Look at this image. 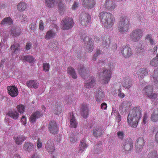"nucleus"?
I'll return each instance as SVG.
<instances>
[{"label":"nucleus","instance_id":"nucleus-12","mask_svg":"<svg viewBox=\"0 0 158 158\" xmlns=\"http://www.w3.org/2000/svg\"><path fill=\"white\" fill-rule=\"evenodd\" d=\"M133 145L132 140L131 138H127L125 140L123 148L125 150L129 151L133 148Z\"/></svg>","mask_w":158,"mask_h":158},{"label":"nucleus","instance_id":"nucleus-46","mask_svg":"<svg viewBox=\"0 0 158 158\" xmlns=\"http://www.w3.org/2000/svg\"><path fill=\"white\" fill-rule=\"evenodd\" d=\"M16 108L18 111L20 113H23L25 111V106L22 104L18 105Z\"/></svg>","mask_w":158,"mask_h":158},{"label":"nucleus","instance_id":"nucleus-14","mask_svg":"<svg viewBox=\"0 0 158 158\" xmlns=\"http://www.w3.org/2000/svg\"><path fill=\"white\" fill-rule=\"evenodd\" d=\"M48 129L50 133L54 134H56L58 131V126L54 121L49 123Z\"/></svg>","mask_w":158,"mask_h":158},{"label":"nucleus","instance_id":"nucleus-60","mask_svg":"<svg viewBox=\"0 0 158 158\" xmlns=\"http://www.w3.org/2000/svg\"><path fill=\"white\" fill-rule=\"evenodd\" d=\"M42 143L39 138L38 139L37 146L38 148H40L42 147Z\"/></svg>","mask_w":158,"mask_h":158},{"label":"nucleus","instance_id":"nucleus-31","mask_svg":"<svg viewBox=\"0 0 158 158\" xmlns=\"http://www.w3.org/2000/svg\"><path fill=\"white\" fill-rule=\"evenodd\" d=\"M16 144L20 145L22 144V143L26 140V137L23 135H18L16 138L14 137Z\"/></svg>","mask_w":158,"mask_h":158},{"label":"nucleus","instance_id":"nucleus-30","mask_svg":"<svg viewBox=\"0 0 158 158\" xmlns=\"http://www.w3.org/2000/svg\"><path fill=\"white\" fill-rule=\"evenodd\" d=\"M56 35V32L53 30L48 31L46 33L45 38L47 40L50 39L54 38Z\"/></svg>","mask_w":158,"mask_h":158},{"label":"nucleus","instance_id":"nucleus-52","mask_svg":"<svg viewBox=\"0 0 158 158\" xmlns=\"http://www.w3.org/2000/svg\"><path fill=\"white\" fill-rule=\"evenodd\" d=\"M148 116L147 112L144 113L143 118L142 124H145L147 122Z\"/></svg>","mask_w":158,"mask_h":158},{"label":"nucleus","instance_id":"nucleus-9","mask_svg":"<svg viewBox=\"0 0 158 158\" xmlns=\"http://www.w3.org/2000/svg\"><path fill=\"white\" fill-rule=\"evenodd\" d=\"M121 52L122 55L125 58H129L133 53L131 48L128 45L123 46L121 49Z\"/></svg>","mask_w":158,"mask_h":158},{"label":"nucleus","instance_id":"nucleus-37","mask_svg":"<svg viewBox=\"0 0 158 158\" xmlns=\"http://www.w3.org/2000/svg\"><path fill=\"white\" fill-rule=\"evenodd\" d=\"M69 19L68 17L62 20V25H63V30H68L69 29Z\"/></svg>","mask_w":158,"mask_h":158},{"label":"nucleus","instance_id":"nucleus-2","mask_svg":"<svg viewBox=\"0 0 158 158\" xmlns=\"http://www.w3.org/2000/svg\"><path fill=\"white\" fill-rule=\"evenodd\" d=\"M99 17L105 27L110 28L114 25L115 18L111 13L106 11L102 12L99 14Z\"/></svg>","mask_w":158,"mask_h":158},{"label":"nucleus","instance_id":"nucleus-16","mask_svg":"<svg viewBox=\"0 0 158 158\" xmlns=\"http://www.w3.org/2000/svg\"><path fill=\"white\" fill-rule=\"evenodd\" d=\"M116 5L115 3L111 0H107L106 1L103 7L106 10L109 11L113 10L115 8Z\"/></svg>","mask_w":158,"mask_h":158},{"label":"nucleus","instance_id":"nucleus-54","mask_svg":"<svg viewBox=\"0 0 158 158\" xmlns=\"http://www.w3.org/2000/svg\"><path fill=\"white\" fill-rule=\"evenodd\" d=\"M44 28L43 22L42 20H40L39 24V29L41 31H43L44 30Z\"/></svg>","mask_w":158,"mask_h":158},{"label":"nucleus","instance_id":"nucleus-63","mask_svg":"<svg viewBox=\"0 0 158 158\" xmlns=\"http://www.w3.org/2000/svg\"><path fill=\"white\" fill-rule=\"evenodd\" d=\"M30 29L32 31H34L35 29V24L31 23L30 25Z\"/></svg>","mask_w":158,"mask_h":158},{"label":"nucleus","instance_id":"nucleus-15","mask_svg":"<svg viewBox=\"0 0 158 158\" xmlns=\"http://www.w3.org/2000/svg\"><path fill=\"white\" fill-rule=\"evenodd\" d=\"M45 148L50 154H52L55 150V147L54 143L51 139L49 140L46 144Z\"/></svg>","mask_w":158,"mask_h":158},{"label":"nucleus","instance_id":"nucleus-58","mask_svg":"<svg viewBox=\"0 0 158 158\" xmlns=\"http://www.w3.org/2000/svg\"><path fill=\"white\" fill-rule=\"evenodd\" d=\"M101 107L102 110H106L107 108V104L105 102H103L101 104Z\"/></svg>","mask_w":158,"mask_h":158},{"label":"nucleus","instance_id":"nucleus-19","mask_svg":"<svg viewBox=\"0 0 158 158\" xmlns=\"http://www.w3.org/2000/svg\"><path fill=\"white\" fill-rule=\"evenodd\" d=\"M42 115L40 111H37L33 113L31 115L29 121L31 123H34L36 122V119Z\"/></svg>","mask_w":158,"mask_h":158},{"label":"nucleus","instance_id":"nucleus-22","mask_svg":"<svg viewBox=\"0 0 158 158\" xmlns=\"http://www.w3.org/2000/svg\"><path fill=\"white\" fill-rule=\"evenodd\" d=\"M105 98V94L102 91H98L96 93L95 98L97 102H100L103 101Z\"/></svg>","mask_w":158,"mask_h":158},{"label":"nucleus","instance_id":"nucleus-21","mask_svg":"<svg viewBox=\"0 0 158 158\" xmlns=\"http://www.w3.org/2000/svg\"><path fill=\"white\" fill-rule=\"evenodd\" d=\"M70 127L76 128L77 125V122L74 115L72 113V114H70Z\"/></svg>","mask_w":158,"mask_h":158},{"label":"nucleus","instance_id":"nucleus-43","mask_svg":"<svg viewBox=\"0 0 158 158\" xmlns=\"http://www.w3.org/2000/svg\"><path fill=\"white\" fill-rule=\"evenodd\" d=\"M56 2L58 4L60 13L61 14H62V12H63L65 10L64 5L62 2L61 0H58Z\"/></svg>","mask_w":158,"mask_h":158},{"label":"nucleus","instance_id":"nucleus-4","mask_svg":"<svg viewBox=\"0 0 158 158\" xmlns=\"http://www.w3.org/2000/svg\"><path fill=\"white\" fill-rule=\"evenodd\" d=\"M130 27V19L127 16L122 15L118 23V31L121 33H124L128 31Z\"/></svg>","mask_w":158,"mask_h":158},{"label":"nucleus","instance_id":"nucleus-7","mask_svg":"<svg viewBox=\"0 0 158 158\" xmlns=\"http://www.w3.org/2000/svg\"><path fill=\"white\" fill-rule=\"evenodd\" d=\"M101 37L102 40L103 45L106 47L108 46L110 43V36L108 35H105L104 34H101L99 33L96 34L94 36V40L96 42H99Z\"/></svg>","mask_w":158,"mask_h":158},{"label":"nucleus","instance_id":"nucleus-28","mask_svg":"<svg viewBox=\"0 0 158 158\" xmlns=\"http://www.w3.org/2000/svg\"><path fill=\"white\" fill-rule=\"evenodd\" d=\"M103 132L102 129L99 127H96L93 130V134L94 136L96 137L101 136L103 134Z\"/></svg>","mask_w":158,"mask_h":158},{"label":"nucleus","instance_id":"nucleus-38","mask_svg":"<svg viewBox=\"0 0 158 158\" xmlns=\"http://www.w3.org/2000/svg\"><path fill=\"white\" fill-rule=\"evenodd\" d=\"M13 23V20L10 17H6L4 18L1 22V24L3 25L7 24L11 25Z\"/></svg>","mask_w":158,"mask_h":158},{"label":"nucleus","instance_id":"nucleus-49","mask_svg":"<svg viewBox=\"0 0 158 158\" xmlns=\"http://www.w3.org/2000/svg\"><path fill=\"white\" fill-rule=\"evenodd\" d=\"M102 53V52L100 50H97L95 52V54L94 55L93 57V60H95L97 59V57L100 55Z\"/></svg>","mask_w":158,"mask_h":158},{"label":"nucleus","instance_id":"nucleus-41","mask_svg":"<svg viewBox=\"0 0 158 158\" xmlns=\"http://www.w3.org/2000/svg\"><path fill=\"white\" fill-rule=\"evenodd\" d=\"M151 119L153 122H156L158 120V109L154 110L151 115Z\"/></svg>","mask_w":158,"mask_h":158},{"label":"nucleus","instance_id":"nucleus-17","mask_svg":"<svg viewBox=\"0 0 158 158\" xmlns=\"http://www.w3.org/2000/svg\"><path fill=\"white\" fill-rule=\"evenodd\" d=\"M122 84L123 87L126 89H129L131 88L132 84V82L131 78L129 77H127L123 79Z\"/></svg>","mask_w":158,"mask_h":158},{"label":"nucleus","instance_id":"nucleus-51","mask_svg":"<svg viewBox=\"0 0 158 158\" xmlns=\"http://www.w3.org/2000/svg\"><path fill=\"white\" fill-rule=\"evenodd\" d=\"M157 94L155 93H153L152 92L147 97L148 98L150 99L154 100L157 98Z\"/></svg>","mask_w":158,"mask_h":158},{"label":"nucleus","instance_id":"nucleus-36","mask_svg":"<svg viewBox=\"0 0 158 158\" xmlns=\"http://www.w3.org/2000/svg\"><path fill=\"white\" fill-rule=\"evenodd\" d=\"M10 49L12 50L14 52L19 51L20 49V46L19 43L15 42L14 43L11 45Z\"/></svg>","mask_w":158,"mask_h":158},{"label":"nucleus","instance_id":"nucleus-44","mask_svg":"<svg viewBox=\"0 0 158 158\" xmlns=\"http://www.w3.org/2000/svg\"><path fill=\"white\" fill-rule=\"evenodd\" d=\"M59 46L58 43L57 42H52L49 43L48 45V48H52V49H56L58 48Z\"/></svg>","mask_w":158,"mask_h":158},{"label":"nucleus","instance_id":"nucleus-18","mask_svg":"<svg viewBox=\"0 0 158 158\" xmlns=\"http://www.w3.org/2000/svg\"><path fill=\"white\" fill-rule=\"evenodd\" d=\"M82 4L84 7L90 9L94 7L95 2L94 0H82Z\"/></svg>","mask_w":158,"mask_h":158},{"label":"nucleus","instance_id":"nucleus-55","mask_svg":"<svg viewBox=\"0 0 158 158\" xmlns=\"http://www.w3.org/2000/svg\"><path fill=\"white\" fill-rule=\"evenodd\" d=\"M118 96L120 98H123L125 97V94L121 91V89H120L118 90Z\"/></svg>","mask_w":158,"mask_h":158},{"label":"nucleus","instance_id":"nucleus-53","mask_svg":"<svg viewBox=\"0 0 158 158\" xmlns=\"http://www.w3.org/2000/svg\"><path fill=\"white\" fill-rule=\"evenodd\" d=\"M117 135L118 138L120 139H123L124 136V133L123 131H118L117 133Z\"/></svg>","mask_w":158,"mask_h":158},{"label":"nucleus","instance_id":"nucleus-61","mask_svg":"<svg viewBox=\"0 0 158 158\" xmlns=\"http://www.w3.org/2000/svg\"><path fill=\"white\" fill-rule=\"evenodd\" d=\"M157 47L156 45L153 49L152 50V52L153 54L155 55L157 53Z\"/></svg>","mask_w":158,"mask_h":158},{"label":"nucleus","instance_id":"nucleus-5","mask_svg":"<svg viewBox=\"0 0 158 158\" xmlns=\"http://www.w3.org/2000/svg\"><path fill=\"white\" fill-rule=\"evenodd\" d=\"M81 39L84 38L83 42L85 45H84L85 50L87 52H91L94 48V44L91 41L92 39L89 37L86 36L85 33L80 35Z\"/></svg>","mask_w":158,"mask_h":158},{"label":"nucleus","instance_id":"nucleus-47","mask_svg":"<svg viewBox=\"0 0 158 158\" xmlns=\"http://www.w3.org/2000/svg\"><path fill=\"white\" fill-rule=\"evenodd\" d=\"M157 152L155 150H153L148 155L147 158H157Z\"/></svg>","mask_w":158,"mask_h":158},{"label":"nucleus","instance_id":"nucleus-45","mask_svg":"<svg viewBox=\"0 0 158 158\" xmlns=\"http://www.w3.org/2000/svg\"><path fill=\"white\" fill-rule=\"evenodd\" d=\"M79 73L83 78H85V76L86 74V71L83 66L81 67L80 69L79 70Z\"/></svg>","mask_w":158,"mask_h":158},{"label":"nucleus","instance_id":"nucleus-1","mask_svg":"<svg viewBox=\"0 0 158 158\" xmlns=\"http://www.w3.org/2000/svg\"><path fill=\"white\" fill-rule=\"evenodd\" d=\"M141 109L140 107L134 108L128 115L127 120L128 125L132 127L135 128L141 118Z\"/></svg>","mask_w":158,"mask_h":158},{"label":"nucleus","instance_id":"nucleus-34","mask_svg":"<svg viewBox=\"0 0 158 158\" xmlns=\"http://www.w3.org/2000/svg\"><path fill=\"white\" fill-rule=\"evenodd\" d=\"M34 146L33 144L29 142H26L23 145V148L25 151L30 152L34 149Z\"/></svg>","mask_w":158,"mask_h":158},{"label":"nucleus","instance_id":"nucleus-23","mask_svg":"<svg viewBox=\"0 0 158 158\" xmlns=\"http://www.w3.org/2000/svg\"><path fill=\"white\" fill-rule=\"evenodd\" d=\"M81 110V114L82 117L84 118H86L88 115L89 112V110L87 105L83 104L82 105Z\"/></svg>","mask_w":158,"mask_h":158},{"label":"nucleus","instance_id":"nucleus-50","mask_svg":"<svg viewBox=\"0 0 158 158\" xmlns=\"http://www.w3.org/2000/svg\"><path fill=\"white\" fill-rule=\"evenodd\" d=\"M43 70L45 72H48L49 71L50 65L49 63H45L43 64Z\"/></svg>","mask_w":158,"mask_h":158},{"label":"nucleus","instance_id":"nucleus-25","mask_svg":"<svg viewBox=\"0 0 158 158\" xmlns=\"http://www.w3.org/2000/svg\"><path fill=\"white\" fill-rule=\"evenodd\" d=\"M52 109L54 114L58 115L61 113L62 107L59 104L56 103L55 105L53 106Z\"/></svg>","mask_w":158,"mask_h":158},{"label":"nucleus","instance_id":"nucleus-3","mask_svg":"<svg viewBox=\"0 0 158 158\" xmlns=\"http://www.w3.org/2000/svg\"><path fill=\"white\" fill-rule=\"evenodd\" d=\"M108 66L110 70L102 68H100L98 71V76L101 82L103 84H106L109 82L111 75V70H113L114 68L113 63L112 62L108 64Z\"/></svg>","mask_w":158,"mask_h":158},{"label":"nucleus","instance_id":"nucleus-42","mask_svg":"<svg viewBox=\"0 0 158 158\" xmlns=\"http://www.w3.org/2000/svg\"><path fill=\"white\" fill-rule=\"evenodd\" d=\"M87 145L86 144L85 139H83L81 141L79 145V151L82 152L84 151L87 147Z\"/></svg>","mask_w":158,"mask_h":158},{"label":"nucleus","instance_id":"nucleus-26","mask_svg":"<svg viewBox=\"0 0 158 158\" xmlns=\"http://www.w3.org/2000/svg\"><path fill=\"white\" fill-rule=\"evenodd\" d=\"M20 60L23 61H27L29 63H33L35 61V58L33 56L29 55L20 56Z\"/></svg>","mask_w":158,"mask_h":158},{"label":"nucleus","instance_id":"nucleus-40","mask_svg":"<svg viewBox=\"0 0 158 158\" xmlns=\"http://www.w3.org/2000/svg\"><path fill=\"white\" fill-rule=\"evenodd\" d=\"M45 3L47 7L52 8L56 4L55 0H45Z\"/></svg>","mask_w":158,"mask_h":158},{"label":"nucleus","instance_id":"nucleus-27","mask_svg":"<svg viewBox=\"0 0 158 158\" xmlns=\"http://www.w3.org/2000/svg\"><path fill=\"white\" fill-rule=\"evenodd\" d=\"M95 82V78L92 77H90L86 81L85 86L87 88H91L94 86Z\"/></svg>","mask_w":158,"mask_h":158},{"label":"nucleus","instance_id":"nucleus-10","mask_svg":"<svg viewBox=\"0 0 158 158\" xmlns=\"http://www.w3.org/2000/svg\"><path fill=\"white\" fill-rule=\"evenodd\" d=\"M131 105L130 102L128 101H123L120 105L119 110L122 114L127 112Z\"/></svg>","mask_w":158,"mask_h":158},{"label":"nucleus","instance_id":"nucleus-32","mask_svg":"<svg viewBox=\"0 0 158 158\" xmlns=\"http://www.w3.org/2000/svg\"><path fill=\"white\" fill-rule=\"evenodd\" d=\"M7 115L15 120L18 119L19 116L18 112L14 110H10L7 113Z\"/></svg>","mask_w":158,"mask_h":158},{"label":"nucleus","instance_id":"nucleus-33","mask_svg":"<svg viewBox=\"0 0 158 158\" xmlns=\"http://www.w3.org/2000/svg\"><path fill=\"white\" fill-rule=\"evenodd\" d=\"M10 32V34L15 37L18 36L22 33L21 29L14 28H12Z\"/></svg>","mask_w":158,"mask_h":158},{"label":"nucleus","instance_id":"nucleus-11","mask_svg":"<svg viewBox=\"0 0 158 158\" xmlns=\"http://www.w3.org/2000/svg\"><path fill=\"white\" fill-rule=\"evenodd\" d=\"M144 144V140L143 137H139L136 140L135 144V149L138 152H141Z\"/></svg>","mask_w":158,"mask_h":158},{"label":"nucleus","instance_id":"nucleus-48","mask_svg":"<svg viewBox=\"0 0 158 158\" xmlns=\"http://www.w3.org/2000/svg\"><path fill=\"white\" fill-rule=\"evenodd\" d=\"M70 75L72 76L73 78L76 79L77 77L75 73L74 69L72 67H70Z\"/></svg>","mask_w":158,"mask_h":158},{"label":"nucleus","instance_id":"nucleus-57","mask_svg":"<svg viewBox=\"0 0 158 158\" xmlns=\"http://www.w3.org/2000/svg\"><path fill=\"white\" fill-rule=\"evenodd\" d=\"M22 123L24 125H25L27 123L26 118L24 116H23L21 119Z\"/></svg>","mask_w":158,"mask_h":158},{"label":"nucleus","instance_id":"nucleus-24","mask_svg":"<svg viewBox=\"0 0 158 158\" xmlns=\"http://www.w3.org/2000/svg\"><path fill=\"white\" fill-rule=\"evenodd\" d=\"M143 92L147 97L153 92V87L151 85L146 86L143 89Z\"/></svg>","mask_w":158,"mask_h":158},{"label":"nucleus","instance_id":"nucleus-64","mask_svg":"<svg viewBox=\"0 0 158 158\" xmlns=\"http://www.w3.org/2000/svg\"><path fill=\"white\" fill-rule=\"evenodd\" d=\"M152 38L151 34H147L145 37V40H148V41Z\"/></svg>","mask_w":158,"mask_h":158},{"label":"nucleus","instance_id":"nucleus-29","mask_svg":"<svg viewBox=\"0 0 158 158\" xmlns=\"http://www.w3.org/2000/svg\"><path fill=\"white\" fill-rule=\"evenodd\" d=\"M145 50L146 48L143 46L139 44V46L137 47L136 53L140 56H143L145 52Z\"/></svg>","mask_w":158,"mask_h":158},{"label":"nucleus","instance_id":"nucleus-6","mask_svg":"<svg viewBox=\"0 0 158 158\" xmlns=\"http://www.w3.org/2000/svg\"><path fill=\"white\" fill-rule=\"evenodd\" d=\"M143 29L136 28L133 30L130 35V40L132 41H138L143 36Z\"/></svg>","mask_w":158,"mask_h":158},{"label":"nucleus","instance_id":"nucleus-35","mask_svg":"<svg viewBox=\"0 0 158 158\" xmlns=\"http://www.w3.org/2000/svg\"><path fill=\"white\" fill-rule=\"evenodd\" d=\"M38 83L35 80H30L27 83V85L28 87L33 88L35 89L38 88Z\"/></svg>","mask_w":158,"mask_h":158},{"label":"nucleus","instance_id":"nucleus-39","mask_svg":"<svg viewBox=\"0 0 158 158\" xmlns=\"http://www.w3.org/2000/svg\"><path fill=\"white\" fill-rule=\"evenodd\" d=\"M27 7V4L23 2H21L19 3L17 6V9L20 11L24 10Z\"/></svg>","mask_w":158,"mask_h":158},{"label":"nucleus","instance_id":"nucleus-62","mask_svg":"<svg viewBox=\"0 0 158 158\" xmlns=\"http://www.w3.org/2000/svg\"><path fill=\"white\" fill-rule=\"evenodd\" d=\"M74 23L72 18H70V28H72L74 26Z\"/></svg>","mask_w":158,"mask_h":158},{"label":"nucleus","instance_id":"nucleus-13","mask_svg":"<svg viewBox=\"0 0 158 158\" xmlns=\"http://www.w3.org/2000/svg\"><path fill=\"white\" fill-rule=\"evenodd\" d=\"M7 89L8 94L12 97H15L19 94L18 89L15 86H8L7 87Z\"/></svg>","mask_w":158,"mask_h":158},{"label":"nucleus","instance_id":"nucleus-8","mask_svg":"<svg viewBox=\"0 0 158 158\" xmlns=\"http://www.w3.org/2000/svg\"><path fill=\"white\" fill-rule=\"evenodd\" d=\"M90 20L91 16L88 13L82 12L80 15L79 22L81 25L85 26L90 22Z\"/></svg>","mask_w":158,"mask_h":158},{"label":"nucleus","instance_id":"nucleus-59","mask_svg":"<svg viewBox=\"0 0 158 158\" xmlns=\"http://www.w3.org/2000/svg\"><path fill=\"white\" fill-rule=\"evenodd\" d=\"M31 46L32 44L31 42L27 43L25 47L26 49L27 50H29L31 48Z\"/></svg>","mask_w":158,"mask_h":158},{"label":"nucleus","instance_id":"nucleus-20","mask_svg":"<svg viewBox=\"0 0 158 158\" xmlns=\"http://www.w3.org/2000/svg\"><path fill=\"white\" fill-rule=\"evenodd\" d=\"M148 71L145 68H141L139 69L137 74L140 79H142L148 74Z\"/></svg>","mask_w":158,"mask_h":158},{"label":"nucleus","instance_id":"nucleus-56","mask_svg":"<svg viewBox=\"0 0 158 158\" xmlns=\"http://www.w3.org/2000/svg\"><path fill=\"white\" fill-rule=\"evenodd\" d=\"M79 3L77 2H75L74 4L72 6V9L73 10H74L78 6Z\"/></svg>","mask_w":158,"mask_h":158}]
</instances>
